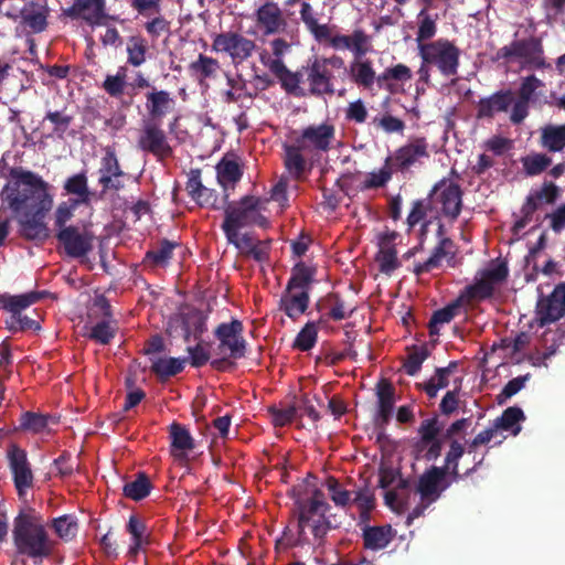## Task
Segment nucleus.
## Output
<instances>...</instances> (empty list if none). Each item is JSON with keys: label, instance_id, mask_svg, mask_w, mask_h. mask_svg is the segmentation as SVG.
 Masks as SVG:
<instances>
[{"label": "nucleus", "instance_id": "nucleus-49", "mask_svg": "<svg viewBox=\"0 0 565 565\" xmlns=\"http://www.w3.org/2000/svg\"><path fill=\"white\" fill-rule=\"evenodd\" d=\"M152 484L146 473H138L134 481L125 483L122 493L126 498L140 501L149 495Z\"/></svg>", "mask_w": 565, "mask_h": 565}, {"label": "nucleus", "instance_id": "nucleus-37", "mask_svg": "<svg viewBox=\"0 0 565 565\" xmlns=\"http://www.w3.org/2000/svg\"><path fill=\"white\" fill-rule=\"evenodd\" d=\"M49 10L35 2H30L20 11L22 24L29 26L34 33L43 32L47 26Z\"/></svg>", "mask_w": 565, "mask_h": 565}, {"label": "nucleus", "instance_id": "nucleus-47", "mask_svg": "<svg viewBox=\"0 0 565 565\" xmlns=\"http://www.w3.org/2000/svg\"><path fill=\"white\" fill-rule=\"evenodd\" d=\"M285 166L289 172L296 177H300L306 169V160L303 158L305 149L300 148L299 143L285 145Z\"/></svg>", "mask_w": 565, "mask_h": 565}, {"label": "nucleus", "instance_id": "nucleus-8", "mask_svg": "<svg viewBox=\"0 0 565 565\" xmlns=\"http://www.w3.org/2000/svg\"><path fill=\"white\" fill-rule=\"evenodd\" d=\"M429 157L427 139L425 137H413L397 148L392 156L386 157V163H391L395 172L406 173L412 168L424 164Z\"/></svg>", "mask_w": 565, "mask_h": 565}, {"label": "nucleus", "instance_id": "nucleus-44", "mask_svg": "<svg viewBox=\"0 0 565 565\" xmlns=\"http://www.w3.org/2000/svg\"><path fill=\"white\" fill-rule=\"evenodd\" d=\"M276 78L279 81L281 87L288 93L295 96H303L305 93L300 87L303 74L301 71L291 72L285 63L274 73Z\"/></svg>", "mask_w": 565, "mask_h": 565}, {"label": "nucleus", "instance_id": "nucleus-12", "mask_svg": "<svg viewBox=\"0 0 565 565\" xmlns=\"http://www.w3.org/2000/svg\"><path fill=\"white\" fill-rule=\"evenodd\" d=\"M255 41L234 31L222 32L213 39L212 50L227 54L234 65L247 61L256 50Z\"/></svg>", "mask_w": 565, "mask_h": 565}, {"label": "nucleus", "instance_id": "nucleus-41", "mask_svg": "<svg viewBox=\"0 0 565 565\" xmlns=\"http://www.w3.org/2000/svg\"><path fill=\"white\" fill-rule=\"evenodd\" d=\"M51 423L56 424L53 416L29 411L21 414L19 429L32 434H42L47 430Z\"/></svg>", "mask_w": 565, "mask_h": 565}, {"label": "nucleus", "instance_id": "nucleus-42", "mask_svg": "<svg viewBox=\"0 0 565 565\" xmlns=\"http://www.w3.org/2000/svg\"><path fill=\"white\" fill-rule=\"evenodd\" d=\"M541 146L550 152H559L565 148V124L546 125L541 131Z\"/></svg>", "mask_w": 565, "mask_h": 565}, {"label": "nucleus", "instance_id": "nucleus-40", "mask_svg": "<svg viewBox=\"0 0 565 565\" xmlns=\"http://www.w3.org/2000/svg\"><path fill=\"white\" fill-rule=\"evenodd\" d=\"M465 454V446L458 439H451L449 443V449L446 452L444 466L439 467L444 469L445 473L450 477L452 482H458L462 479L459 473V460Z\"/></svg>", "mask_w": 565, "mask_h": 565}, {"label": "nucleus", "instance_id": "nucleus-24", "mask_svg": "<svg viewBox=\"0 0 565 565\" xmlns=\"http://www.w3.org/2000/svg\"><path fill=\"white\" fill-rule=\"evenodd\" d=\"M63 14L72 20L83 19L89 25H99L107 18L106 0H74Z\"/></svg>", "mask_w": 565, "mask_h": 565}, {"label": "nucleus", "instance_id": "nucleus-18", "mask_svg": "<svg viewBox=\"0 0 565 565\" xmlns=\"http://www.w3.org/2000/svg\"><path fill=\"white\" fill-rule=\"evenodd\" d=\"M138 147L162 160L173 154L168 138L160 122L146 121L138 139Z\"/></svg>", "mask_w": 565, "mask_h": 565}, {"label": "nucleus", "instance_id": "nucleus-34", "mask_svg": "<svg viewBox=\"0 0 565 565\" xmlns=\"http://www.w3.org/2000/svg\"><path fill=\"white\" fill-rule=\"evenodd\" d=\"M45 296L44 291H30L22 295H0V307L11 313V317H19L30 306L36 303Z\"/></svg>", "mask_w": 565, "mask_h": 565}, {"label": "nucleus", "instance_id": "nucleus-16", "mask_svg": "<svg viewBox=\"0 0 565 565\" xmlns=\"http://www.w3.org/2000/svg\"><path fill=\"white\" fill-rule=\"evenodd\" d=\"M94 238L90 231L81 230L74 225H68L67 228L56 233V239L63 246L65 254L73 258L87 256L94 248Z\"/></svg>", "mask_w": 565, "mask_h": 565}, {"label": "nucleus", "instance_id": "nucleus-39", "mask_svg": "<svg viewBox=\"0 0 565 565\" xmlns=\"http://www.w3.org/2000/svg\"><path fill=\"white\" fill-rule=\"evenodd\" d=\"M466 302V297H463V292L460 294V296L452 301L451 303L447 305L446 307L436 310L428 323L429 334L438 335L439 334V326L444 323H449L458 313L459 308L461 305Z\"/></svg>", "mask_w": 565, "mask_h": 565}, {"label": "nucleus", "instance_id": "nucleus-60", "mask_svg": "<svg viewBox=\"0 0 565 565\" xmlns=\"http://www.w3.org/2000/svg\"><path fill=\"white\" fill-rule=\"evenodd\" d=\"M116 335V328L109 321L102 320L90 328L87 337L98 344H109Z\"/></svg>", "mask_w": 565, "mask_h": 565}, {"label": "nucleus", "instance_id": "nucleus-21", "mask_svg": "<svg viewBox=\"0 0 565 565\" xmlns=\"http://www.w3.org/2000/svg\"><path fill=\"white\" fill-rule=\"evenodd\" d=\"M543 86V82L535 75H529L522 79L510 114V121L513 125L522 124L529 116L530 103L534 100L536 89Z\"/></svg>", "mask_w": 565, "mask_h": 565}, {"label": "nucleus", "instance_id": "nucleus-14", "mask_svg": "<svg viewBox=\"0 0 565 565\" xmlns=\"http://www.w3.org/2000/svg\"><path fill=\"white\" fill-rule=\"evenodd\" d=\"M244 326L242 321L233 319L231 322L220 323L214 330L218 340L217 350L220 353L228 351V358L238 360L245 356L246 340L243 337Z\"/></svg>", "mask_w": 565, "mask_h": 565}, {"label": "nucleus", "instance_id": "nucleus-1", "mask_svg": "<svg viewBox=\"0 0 565 565\" xmlns=\"http://www.w3.org/2000/svg\"><path fill=\"white\" fill-rule=\"evenodd\" d=\"M9 177L10 180L0 195L13 213L38 209L42 212L52 209L53 196L50 194V184L41 175L21 167H14L10 169Z\"/></svg>", "mask_w": 565, "mask_h": 565}, {"label": "nucleus", "instance_id": "nucleus-2", "mask_svg": "<svg viewBox=\"0 0 565 565\" xmlns=\"http://www.w3.org/2000/svg\"><path fill=\"white\" fill-rule=\"evenodd\" d=\"M12 540L17 555L31 558L34 564L51 556L54 548L43 518L32 508L21 510L14 518Z\"/></svg>", "mask_w": 565, "mask_h": 565}, {"label": "nucleus", "instance_id": "nucleus-46", "mask_svg": "<svg viewBox=\"0 0 565 565\" xmlns=\"http://www.w3.org/2000/svg\"><path fill=\"white\" fill-rule=\"evenodd\" d=\"M525 419L523 411L518 406L504 409L500 417L494 420L497 429L511 431L514 436L521 431L520 422Z\"/></svg>", "mask_w": 565, "mask_h": 565}, {"label": "nucleus", "instance_id": "nucleus-17", "mask_svg": "<svg viewBox=\"0 0 565 565\" xmlns=\"http://www.w3.org/2000/svg\"><path fill=\"white\" fill-rule=\"evenodd\" d=\"M98 184L100 185V196L109 191L118 192L125 188L122 178L126 172L121 169L115 150L110 147L105 149V154L100 159V166L97 171Z\"/></svg>", "mask_w": 565, "mask_h": 565}, {"label": "nucleus", "instance_id": "nucleus-15", "mask_svg": "<svg viewBox=\"0 0 565 565\" xmlns=\"http://www.w3.org/2000/svg\"><path fill=\"white\" fill-rule=\"evenodd\" d=\"M9 468L13 477V483L19 498L26 494V491L34 484V476L24 449L11 444L7 451Z\"/></svg>", "mask_w": 565, "mask_h": 565}, {"label": "nucleus", "instance_id": "nucleus-36", "mask_svg": "<svg viewBox=\"0 0 565 565\" xmlns=\"http://www.w3.org/2000/svg\"><path fill=\"white\" fill-rule=\"evenodd\" d=\"M299 14L307 31L317 42L321 43L324 39L330 36V26L318 22L313 7L309 2H301Z\"/></svg>", "mask_w": 565, "mask_h": 565}, {"label": "nucleus", "instance_id": "nucleus-57", "mask_svg": "<svg viewBox=\"0 0 565 565\" xmlns=\"http://www.w3.org/2000/svg\"><path fill=\"white\" fill-rule=\"evenodd\" d=\"M218 68V61L204 54H199L198 60L189 65V70L202 79L214 77Z\"/></svg>", "mask_w": 565, "mask_h": 565}, {"label": "nucleus", "instance_id": "nucleus-30", "mask_svg": "<svg viewBox=\"0 0 565 565\" xmlns=\"http://www.w3.org/2000/svg\"><path fill=\"white\" fill-rule=\"evenodd\" d=\"M23 216L19 218V234L26 241H43L49 236V230L44 217L49 211L38 210L22 211Z\"/></svg>", "mask_w": 565, "mask_h": 565}, {"label": "nucleus", "instance_id": "nucleus-54", "mask_svg": "<svg viewBox=\"0 0 565 565\" xmlns=\"http://www.w3.org/2000/svg\"><path fill=\"white\" fill-rule=\"evenodd\" d=\"M147 41L140 36H130L127 44V63L139 67L146 62Z\"/></svg>", "mask_w": 565, "mask_h": 565}, {"label": "nucleus", "instance_id": "nucleus-7", "mask_svg": "<svg viewBox=\"0 0 565 565\" xmlns=\"http://www.w3.org/2000/svg\"><path fill=\"white\" fill-rule=\"evenodd\" d=\"M513 57L521 58L524 68L543 70L550 67V64L545 62L542 42L534 36L515 40L510 45L500 47L497 52V60L509 61Z\"/></svg>", "mask_w": 565, "mask_h": 565}, {"label": "nucleus", "instance_id": "nucleus-35", "mask_svg": "<svg viewBox=\"0 0 565 565\" xmlns=\"http://www.w3.org/2000/svg\"><path fill=\"white\" fill-rule=\"evenodd\" d=\"M150 371L160 381L178 375L184 370L186 358H150Z\"/></svg>", "mask_w": 565, "mask_h": 565}, {"label": "nucleus", "instance_id": "nucleus-43", "mask_svg": "<svg viewBox=\"0 0 565 565\" xmlns=\"http://www.w3.org/2000/svg\"><path fill=\"white\" fill-rule=\"evenodd\" d=\"M215 168L217 181L223 188H226L228 184H235L243 175L238 162L227 157L222 158Z\"/></svg>", "mask_w": 565, "mask_h": 565}, {"label": "nucleus", "instance_id": "nucleus-38", "mask_svg": "<svg viewBox=\"0 0 565 565\" xmlns=\"http://www.w3.org/2000/svg\"><path fill=\"white\" fill-rule=\"evenodd\" d=\"M363 544L366 550L380 551L385 548L392 541L391 525L370 526L366 525L362 533Z\"/></svg>", "mask_w": 565, "mask_h": 565}, {"label": "nucleus", "instance_id": "nucleus-28", "mask_svg": "<svg viewBox=\"0 0 565 565\" xmlns=\"http://www.w3.org/2000/svg\"><path fill=\"white\" fill-rule=\"evenodd\" d=\"M146 110L149 117L148 121L161 122V120L171 111L175 106V100L168 90L157 89L151 87L146 94Z\"/></svg>", "mask_w": 565, "mask_h": 565}, {"label": "nucleus", "instance_id": "nucleus-53", "mask_svg": "<svg viewBox=\"0 0 565 565\" xmlns=\"http://www.w3.org/2000/svg\"><path fill=\"white\" fill-rule=\"evenodd\" d=\"M523 171L527 177L539 175L551 164L552 158L545 153H531L521 158Z\"/></svg>", "mask_w": 565, "mask_h": 565}, {"label": "nucleus", "instance_id": "nucleus-51", "mask_svg": "<svg viewBox=\"0 0 565 565\" xmlns=\"http://www.w3.org/2000/svg\"><path fill=\"white\" fill-rule=\"evenodd\" d=\"M419 24L416 33V42L417 46L420 44H426L428 40L433 39L437 32L436 21L438 15L436 14L433 18L428 12L427 8H424L418 13Z\"/></svg>", "mask_w": 565, "mask_h": 565}, {"label": "nucleus", "instance_id": "nucleus-58", "mask_svg": "<svg viewBox=\"0 0 565 565\" xmlns=\"http://www.w3.org/2000/svg\"><path fill=\"white\" fill-rule=\"evenodd\" d=\"M375 262L379 266V270L387 276H391L401 267L396 248H379L375 255Z\"/></svg>", "mask_w": 565, "mask_h": 565}, {"label": "nucleus", "instance_id": "nucleus-3", "mask_svg": "<svg viewBox=\"0 0 565 565\" xmlns=\"http://www.w3.org/2000/svg\"><path fill=\"white\" fill-rule=\"evenodd\" d=\"M316 268L297 263L291 268L290 277L280 296L278 306L291 320L299 319L308 309L310 303V290L315 281Z\"/></svg>", "mask_w": 565, "mask_h": 565}, {"label": "nucleus", "instance_id": "nucleus-13", "mask_svg": "<svg viewBox=\"0 0 565 565\" xmlns=\"http://www.w3.org/2000/svg\"><path fill=\"white\" fill-rule=\"evenodd\" d=\"M444 425L438 416H433L423 420L418 427L419 440L415 445L417 457L420 455L426 461L437 460L443 450V431Z\"/></svg>", "mask_w": 565, "mask_h": 565}, {"label": "nucleus", "instance_id": "nucleus-19", "mask_svg": "<svg viewBox=\"0 0 565 565\" xmlns=\"http://www.w3.org/2000/svg\"><path fill=\"white\" fill-rule=\"evenodd\" d=\"M536 317L540 327L554 323L565 317V281L557 284L548 296L537 301Z\"/></svg>", "mask_w": 565, "mask_h": 565}, {"label": "nucleus", "instance_id": "nucleus-33", "mask_svg": "<svg viewBox=\"0 0 565 565\" xmlns=\"http://www.w3.org/2000/svg\"><path fill=\"white\" fill-rule=\"evenodd\" d=\"M185 190L193 201L200 206L215 207L217 195L214 190H211L202 184L201 170L193 169L189 173Z\"/></svg>", "mask_w": 565, "mask_h": 565}, {"label": "nucleus", "instance_id": "nucleus-11", "mask_svg": "<svg viewBox=\"0 0 565 565\" xmlns=\"http://www.w3.org/2000/svg\"><path fill=\"white\" fill-rule=\"evenodd\" d=\"M463 192L460 185L447 178L436 182L429 192V200L440 205L443 215L455 222L462 210Z\"/></svg>", "mask_w": 565, "mask_h": 565}, {"label": "nucleus", "instance_id": "nucleus-50", "mask_svg": "<svg viewBox=\"0 0 565 565\" xmlns=\"http://www.w3.org/2000/svg\"><path fill=\"white\" fill-rule=\"evenodd\" d=\"M350 74L353 81L365 88H370L375 82V72L371 61H354L350 65Z\"/></svg>", "mask_w": 565, "mask_h": 565}, {"label": "nucleus", "instance_id": "nucleus-32", "mask_svg": "<svg viewBox=\"0 0 565 565\" xmlns=\"http://www.w3.org/2000/svg\"><path fill=\"white\" fill-rule=\"evenodd\" d=\"M64 194L84 205H89L95 193L88 186V179L85 171L72 174L64 181Z\"/></svg>", "mask_w": 565, "mask_h": 565}, {"label": "nucleus", "instance_id": "nucleus-62", "mask_svg": "<svg viewBox=\"0 0 565 565\" xmlns=\"http://www.w3.org/2000/svg\"><path fill=\"white\" fill-rule=\"evenodd\" d=\"M224 234L228 244L234 245L243 256H246L257 242L250 233L239 234V231H232Z\"/></svg>", "mask_w": 565, "mask_h": 565}, {"label": "nucleus", "instance_id": "nucleus-10", "mask_svg": "<svg viewBox=\"0 0 565 565\" xmlns=\"http://www.w3.org/2000/svg\"><path fill=\"white\" fill-rule=\"evenodd\" d=\"M295 140L305 153L320 154L328 152L332 148L335 139V127L329 121L313 124L305 127L299 132H295Z\"/></svg>", "mask_w": 565, "mask_h": 565}, {"label": "nucleus", "instance_id": "nucleus-4", "mask_svg": "<svg viewBox=\"0 0 565 565\" xmlns=\"http://www.w3.org/2000/svg\"><path fill=\"white\" fill-rule=\"evenodd\" d=\"M262 199L245 195L238 202L228 203L224 210L223 232L239 231L243 227L258 226L267 228L268 218L260 213Z\"/></svg>", "mask_w": 565, "mask_h": 565}, {"label": "nucleus", "instance_id": "nucleus-5", "mask_svg": "<svg viewBox=\"0 0 565 565\" xmlns=\"http://www.w3.org/2000/svg\"><path fill=\"white\" fill-rule=\"evenodd\" d=\"M418 55L425 63L437 67L445 77H451L458 73L460 50L447 39L418 45Z\"/></svg>", "mask_w": 565, "mask_h": 565}, {"label": "nucleus", "instance_id": "nucleus-48", "mask_svg": "<svg viewBox=\"0 0 565 565\" xmlns=\"http://www.w3.org/2000/svg\"><path fill=\"white\" fill-rule=\"evenodd\" d=\"M178 246L177 243L169 239H162L156 249L148 250L145 256V262L154 267H166L173 255V249Z\"/></svg>", "mask_w": 565, "mask_h": 565}, {"label": "nucleus", "instance_id": "nucleus-22", "mask_svg": "<svg viewBox=\"0 0 565 565\" xmlns=\"http://www.w3.org/2000/svg\"><path fill=\"white\" fill-rule=\"evenodd\" d=\"M456 245L449 237H443L433 248L430 256L423 263H416L413 273L416 276L431 273L441 267L443 259H446L450 267H455Z\"/></svg>", "mask_w": 565, "mask_h": 565}, {"label": "nucleus", "instance_id": "nucleus-26", "mask_svg": "<svg viewBox=\"0 0 565 565\" xmlns=\"http://www.w3.org/2000/svg\"><path fill=\"white\" fill-rule=\"evenodd\" d=\"M316 308L322 313L318 323L344 320L355 311V307L349 306L339 292L327 294L317 301Z\"/></svg>", "mask_w": 565, "mask_h": 565}, {"label": "nucleus", "instance_id": "nucleus-29", "mask_svg": "<svg viewBox=\"0 0 565 565\" xmlns=\"http://www.w3.org/2000/svg\"><path fill=\"white\" fill-rule=\"evenodd\" d=\"M376 398L377 412L374 423L376 427L384 428L391 422L395 404V387L388 380L382 379L376 384Z\"/></svg>", "mask_w": 565, "mask_h": 565}, {"label": "nucleus", "instance_id": "nucleus-55", "mask_svg": "<svg viewBox=\"0 0 565 565\" xmlns=\"http://www.w3.org/2000/svg\"><path fill=\"white\" fill-rule=\"evenodd\" d=\"M52 527L61 540L68 542L76 536L78 523L73 515L64 514L53 519Z\"/></svg>", "mask_w": 565, "mask_h": 565}, {"label": "nucleus", "instance_id": "nucleus-45", "mask_svg": "<svg viewBox=\"0 0 565 565\" xmlns=\"http://www.w3.org/2000/svg\"><path fill=\"white\" fill-rule=\"evenodd\" d=\"M127 85V67L119 66L116 74H107L105 76L102 88L110 97L121 99Z\"/></svg>", "mask_w": 565, "mask_h": 565}, {"label": "nucleus", "instance_id": "nucleus-9", "mask_svg": "<svg viewBox=\"0 0 565 565\" xmlns=\"http://www.w3.org/2000/svg\"><path fill=\"white\" fill-rule=\"evenodd\" d=\"M509 268L505 262H500L479 273V278L475 284L465 288L463 297L466 302L470 303L475 300H486L493 296L494 287L507 280Z\"/></svg>", "mask_w": 565, "mask_h": 565}, {"label": "nucleus", "instance_id": "nucleus-25", "mask_svg": "<svg viewBox=\"0 0 565 565\" xmlns=\"http://www.w3.org/2000/svg\"><path fill=\"white\" fill-rule=\"evenodd\" d=\"M514 93L512 89H500L490 96L482 97L477 104L478 119H493L500 113H507L512 109Z\"/></svg>", "mask_w": 565, "mask_h": 565}, {"label": "nucleus", "instance_id": "nucleus-31", "mask_svg": "<svg viewBox=\"0 0 565 565\" xmlns=\"http://www.w3.org/2000/svg\"><path fill=\"white\" fill-rule=\"evenodd\" d=\"M170 454L178 461L188 459V452L195 448V441L190 430L182 424L173 422L169 426Z\"/></svg>", "mask_w": 565, "mask_h": 565}, {"label": "nucleus", "instance_id": "nucleus-61", "mask_svg": "<svg viewBox=\"0 0 565 565\" xmlns=\"http://www.w3.org/2000/svg\"><path fill=\"white\" fill-rule=\"evenodd\" d=\"M530 340L531 337L529 333L520 332L514 338H502L498 347L509 351L510 356L514 359L518 353L522 352L530 344Z\"/></svg>", "mask_w": 565, "mask_h": 565}, {"label": "nucleus", "instance_id": "nucleus-63", "mask_svg": "<svg viewBox=\"0 0 565 565\" xmlns=\"http://www.w3.org/2000/svg\"><path fill=\"white\" fill-rule=\"evenodd\" d=\"M430 210L431 201L429 198L425 200H415L406 220L408 228L412 230L418 223L423 222Z\"/></svg>", "mask_w": 565, "mask_h": 565}, {"label": "nucleus", "instance_id": "nucleus-64", "mask_svg": "<svg viewBox=\"0 0 565 565\" xmlns=\"http://www.w3.org/2000/svg\"><path fill=\"white\" fill-rule=\"evenodd\" d=\"M428 355L429 352L425 347L415 349L413 352H411L403 364L405 373L411 376L417 374L422 367L423 362L428 358Z\"/></svg>", "mask_w": 565, "mask_h": 565}, {"label": "nucleus", "instance_id": "nucleus-6", "mask_svg": "<svg viewBox=\"0 0 565 565\" xmlns=\"http://www.w3.org/2000/svg\"><path fill=\"white\" fill-rule=\"evenodd\" d=\"M309 84V92L313 96L333 95L332 70H344L341 56L315 57L307 67H302Z\"/></svg>", "mask_w": 565, "mask_h": 565}, {"label": "nucleus", "instance_id": "nucleus-23", "mask_svg": "<svg viewBox=\"0 0 565 565\" xmlns=\"http://www.w3.org/2000/svg\"><path fill=\"white\" fill-rule=\"evenodd\" d=\"M447 475L438 466H431L418 478L416 492L420 500L435 502L441 493L449 487L450 482H445Z\"/></svg>", "mask_w": 565, "mask_h": 565}, {"label": "nucleus", "instance_id": "nucleus-56", "mask_svg": "<svg viewBox=\"0 0 565 565\" xmlns=\"http://www.w3.org/2000/svg\"><path fill=\"white\" fill-rule=\"evenodd\" d=\"M318 322L309 321L298 332L292 347L300 351H309L312 349L318 339Z\"/></svg>", "mask_w": 565, "mask_h": 565}, {"label": "nucleus", "instance_id": "nucleus-20", "mask_svg": "<svg viewBox=\"0 0 565 565\" xmlns=\"http://www.w3.org/2000/svg\"><path fill=\"white\" fill-rule=\"evenodd\" d=\"M296 507L298 511V544H303L307 541L306 527L309 526L311 519L328 512L330 504L324 501L323 493L317 489L309 500H298Z\"/></svg>", "mask_w": 565, "mask_h": 565}, {"label": "nucleus", "instance_id": "nucleus-52", "mask_svg": "<svg viewBox=\"0 0 565 565\" xmlns=\"http://www.w3.org/2000/svg\"><path fill=\"white\" fill-rule=\"evenodd\" d=\"M394 169H392L391 163H386V159L384 160V166L377 170L369 172L362 182V190H372L384 188L393 178Z\"/></svg>", "mask_w": 565, "mask_h": 565}, {"label": "nucleus", "instance_id": "nucleus-59", "mask_svg": "<svg viewBox=\"0 0 565 565\" xmlns=\"http://www.w3.org/2000/svg\"><path fill=\"white\" fill-rule=\"evenodd\" d=\"M83 205L74 200L67 199L66 201L61 202L54 213V225L57 231H62L63 228H67L68 225L66 223L72 220L75 211Z\"/></svg>", "mask_w": 565, "mask_h": 565}, {"label": "nucleus", "instance_id": "nucleus-27", "mask_svg": "<svg viewBox=\"0 0 565 565\" xmlns=\"http://www.w3.org/2000/svg\"><path fill=\"white\" fill-rule=\"evenodd\" d=\"M255 18L264 35L278 34L285 31L288 24L278 3L273 1L262 4L256 10Z\"/></svg>", "mask_w": 565, "mask_h": 565}]
</instances>
